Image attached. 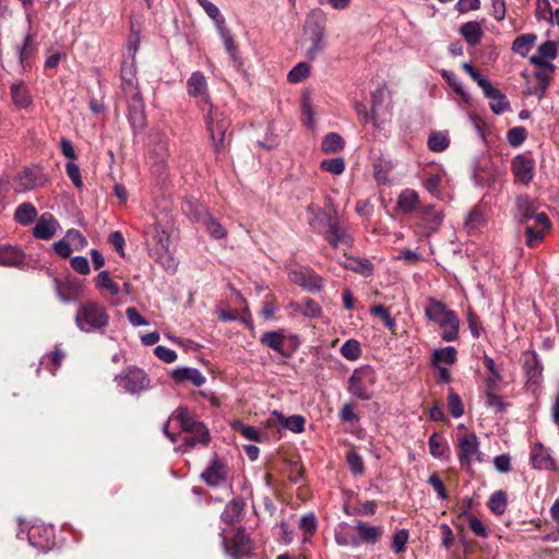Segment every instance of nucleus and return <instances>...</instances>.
I'll list each match as a JSON object with an SVG mask.
<instances>
[{"label": "nucleus", "instance_id": "nucleus-1", "mask_svg": "<svg viewBox=\"0 0 559 559\" xmlns=\"http://www.w3.org/2000/svg\"><path fill=\"white\" fill-rule=\"evenodd\" d=\"M134 60L130 63L123 61L121 64V97L124 99L128 110V119L133 130H141L145 127L146 116L144 102L139 91L135 78Z\"/></svg>", "mask_w": 559, "mask_h": 559}, {"label": "nucleus", "instance_id": "nucleus-2", "mask_svg": "<svg viewBox=\"0 0 559 559\" xmlns=\"http://www.w3.org/2000/svg\"><path fill=\"white\" fill-rule=\"evenodd\" d=\"M355 109L360 121L368 124L371 123L373 129H382L391 118V107L386 103V91L384 87H378L371 93V112L367 110V106L362 103H356Z\"/></svg>", "mask_w": 559, "mask_h": 559}, {"label": "nucleus", "instance_id": "nucleus-3", "mask_svg": "<svg viewBox=\"0 0 559 559\" xmlns=\"http://www.w3.org/2000/svg\"><path fill=\"white\" fill-rule=\"evenodd\" d=\"M428 320L436 322L440 329L441 337L445 342H454L459 337L460 320L454 311L447 308L444 304L430 299L425 308Z\"/></svg>", "mask_w": 559, "mask_h": 559}, {"label": "nucleus", "instance_id": "nucleus-4", "mask_svg": "<svg viewBox=\"0 0 559 559\" xmlns=\"http://www.w3.org/2000/svg\"><path fill=\"white\" fill-rule=\"evenodd\" d=\"M325 26L326 17L320 9L311 11L306 19L304 31L309 41L306 56L310 60H314L325 49Z\"/></svg>", "mask_w": 559, "mask_h": 559}, {"label": "nucleus", "instance_id": "nucleus-5", "mask_svg": "<svg viewBox=\"0 0 559 559\" xmlns=\"http://www.w3.org/2000/svg\"><path fill=\"white\" fill-rule=\"evenodd\" d=\"M74 321L81 332L94 333L108 325L109 316L104 306L96 301H86L79 306Z\"/></svg>", "mask_w": 559, "mask_h": 559}, {"label": "nucleus", "instance_id": "nucleus-6", "mask_svg": "<svg viewBox=\"0 0 559 559\" xmlns=\"http://www.w3.org/2000/svg\"><path fill=\"white\" fill-rule=\"evenodd\" d=\"M542 204L537 199L530 195L522 194L515 199L514 217L523 226L542 225L543 227H550V221L547 214L540 211Z\"/></svg>", "mask_w": 559, "mask_h": 559}, {"label": "nucleus", "instance_id": "nucleus-7", "mask_svg": "<svg viewBox=\"0 0 559 559\" xmlns=\"http://www.w3.org/2000/svg\"><path fill=\"white\" fill-rule=\"evenodd\" d=\"M377 382L376 371L365 365L356 368L348 379V392L361 401H370L373 397V389Z\"/></svg>", "mask_w": 559, "mask_h": 559}, {"label": "nucleus", "instance_id": "nucleus-8", "mask_svg": "<svg viewBox=\"0 0 559 559\" xmlns=\"http://www.w3.org/2000/svg\"><path fill=\"white\" fill-rule=\"evenodd\" d=\"M114 380L123 392L132 395L140 394L150 388L147 374L134 366L122 370Z\"/></svg>", "mask_w": 559, "mask_h": 559}, {"label": "nucleus", "instance_id": "nucleus-9", "mask_svg": "<svg viewBox=\"0 0 559 559\" xmlns=\"http://www.w3.org/2000/svg\"><path fill=\"white\" fill-rule=\"evenodd\" d=\"M20 530L16 534L19 539L26 538L31 546L46 551L50 548L51 538L53 535L52 527L47 526L43 523H35L26 531V525L24 522L20 521Z\"/></svg>", "mask_w": 559, "mask_h": 559}, {"label": "nucleus", "instance_id": "nucleus-10", "mask_svg": "<svg viewBox=\"0 0 559 559\" xmlns=\"http://www.w3.org/2000/svg\"><path fill=\"white\" fill-rule=\"evenodd\" d=\"M323 237L333 248H349L354 242L347 226L332 216L328 217L326 229L323 233Z\"/></svg>", "mask_w": 559, "mask_h": 559}, {"label": "nucleus", "instance_id": "nucleus-11", "mask_svg": "<svg viewBox=\"0 0 559 559\" xmlns=\"http://www.w3.org/2000/svg\"><path fill=\"white\" fill-rule=\"evenodd\" d=\"M459 461L463 467H469L473 462H481L479 440L475 433H466L459 438Z\"/></svg>", "mask_w": 559, "mask_h": 559}, {"label": "nucleus", "instance_id": "nucleus-12", "mask_svg": "<svg viewBox=\"0 0 559 559\" xmlns=\"http://www.w3.org/2000/svg\"><path fill=\"white\" fill-rule=\"evenodd\" d=\"M43 182L40 169L35 167H24L16 173L12 179V188L17 193H25L36 189Z\"/></svg>", "mask_w": 559, "mask_h": 559}, {"label": "nucleus", "instance_id": "nucleus-13", "mask_svg": "<svg viewBox=\"0 0 559 559\" xmlns=\"http://www.w3.org/2000/svg\"><path fill=\"white\" fill-rule=\"evenodd\" d=\"M418 218L419 233L424 236H430L438 230L443 221V215L435 206L428 205L419 210Z\"/></svg>", "mask_w": 559, "mask_h": 559}, {"label": "nucleus", "instance_id": "nucleus-14", "mask_svg": "<svg viewBox=\"0 0 559 559\" xmlns=\"http://www.w3.org/2000/svg\"><path fill=\"white\" fill-rule=\"evenodd\" d=\"M55 288L59 299L63 302L75 301L81 298L83 286L74 277L68 276L64 280H55Z\"/></svg>", "mask_w": 559, "mask_h": 559}, {"label": "nucleus", "instance_id": "nucleus-15", "mask_svg": "<svg viewBox=\"0 0 559 559\" xmlns=\"http://www.w3.org/2000/svg\"><path fill=\"white\" fill-rule=\"evenodd\" d=\"M230 121L217 109L210 108L206 117V127L211 140H224L229 129Z\"/></svg>", "mask_w": 559, "mask_h": 559}, {"label": "nucleus", "instance_id": "nucleus-16", "mask_svg": "<svg viewBox=\"0 0 559 559\" xmlns=\"http://www.w3.org/2000/svg\"><path fill=\"white\" fill-rule=\"evenodd\" d=\"M226 552L234 558H242L250 554L251 543L243 530H238L228 542L223 540Z\"/></svg>", "mask_w": 559, "mask_h": 559}, {"label": "nucleus", "instance_id": "nucleus-17", "mask_svg": "<svg viewBox=\"0 0 559 559\" xmlns=\"http://www.w3.org/2000/svg\"><path fill=\"white\" fill-rule=\"evenodd\" d=\"M58 228L59 223L53 215L50 213H44L40 215L33 228V235L37 239L48 240L56 235Z\"/></svg>", "mask_w": 559, "mask_h": 559}, {"label": "nucleus", "instance_id": "nucleus-18", "mask_svg": "<svg viewBox=\"0 0 559 559\" xmlns=\"http://www.w3.org/2000/svg\"><path fill=\"white\" fill-rule=\"evenodd\" d=\"M289 278L292 282L309 290H317L322 286V278L311 270L304 267L292 270L289 272Z\"/></svg>", "mask_w": 559, "mask_h": 559}, {"label": "nucleus", "instance_id": "nucleus-19", "mask_svg": "<svg viewBox=\"0 0 559 559\" xmlns=\"http://www.w3.org/2000/svg\"><path fill=\"white\" fill-rule=\"evenodd\" d=\"M355 532L357 533V538L359 540V546L364 544L374 545L380 540L383 535L382 526H371L366 522L359 521L354 526Z\"/></svg>", "mask_w": 559, "mask_h": 559}, {"label": "nucleus", "instance_id": "nucleus-20", "mask_svg": "<svg viewBox=\"0 0 559 559\" xmlns=\"http://www.w3.org/2000/svg\"><path fill=\"white\" fill-rule=\"evenodd\" d=\"M177 419L180 424L182 431L186 433H199L200 440H204L206 437V427L197 421L186 408H179L177 412Z\"/></svg>", "mask_w": 559, "mask_h": 559}, {"label": "nucleus", "instance_id": "nucleus-21", "mask_svg": "<svg viewBox=\"0 0 559 559\" xmlns=\"http://www.w3.org/2000/svg\"><path fill=\"white\" fill-rule=\"evenodd\" d=\"M187 92L191 97H201L206 104L210 103L207 94V82L205 76L199 72H193L187 81Z\"/></svg>", "mask_w": 559, "mask_h": 559}, {"label": "nucleus", "instance_id": "nucleus-22", "mask_svg": "<svg viewBox=\"0 0 559 559\" xmlns=\"http://www.w3.org/2000/svg\"><path fill=\"white\" fill-rule=\"evenodd\" d=\"M10 96L12 103L19 109H26L33 104V97L29 88L24 81H17L10 86Z\"/></svg>", "mask_w": 559, "mask_h": 559}, {"label": "nucleus", "instance_id": "nucleus-23", "mask_svg": "<svg viewBox=\"0 0 559 559\" xmlns=\"http://www.w3.org/2000/svg\"><path fill=\"white\" fill-rule=\"evenodd\" d=\"M534 162L523 155H518L512 160V173L518 180L528 183L533 179Z\"/></svg>", "mask_w": 559, "mask_h": 559}, {"label": "nucleus", "instance_id": "nucleus-24", "mask_svg": "<svg viewBox=\"0 0 559 559\" xmlns=\"http://www.w3.org/2000/svg\"><path fill=\"white\" fill-rule=\"evenodd\" d=\"M203 480L210 486H219L225 481L226 467L217 459H214L206 469L202 473Z\"/></svg>", "mask_w": 559, "mask_h": 559}, {"label": "nucleus", "instance_id": "nucleus-25", "mask_svg": "<svg viewBox=\"0 0 559 559\" xmlns=\"http://www.w3.org/2000/svg\"><path fill=\"white\" fill-rule=\"evenodd\" d=\"M95 286L99 292H107L112 298L110 302L112 305L120 304V300L118 299V295L120 293L119 285L114 282L109 273L107 271H102L94 280Z\"/></svg>", "mask_w": 559, "mask_h": 559}, {"label": "nucleus", "instance_id": "nucleus-26", "mask_svg": "<svg viewBox=\"0 0 559 559\" xmlns=\"http://www.w3.org/2000/svg\"><path fill=\"white\" fill-rule=\"evenodd\" d=\"M531 460L534 468L537 469H554L555 468V460L551 457L549 451L543 447V444L537 443L534 445Z\"/></svg>", "mask_w": 559, "mask_h": 559}, {"label": "nucleus", "instance_id": "nucleus-27", "mask_svg": "<svg viewBox=\"0 0 559 559\" xmlns=\"http://www.w3.org/2000/svg\"><path fill=\"white\" fill-rule=\"evenodd\" d=\"M173 379L177 382L190 381L195 386H201L205 383V377L195 368L179 367L173 371Z\"/></svg>", "mask_w": 559, "mask_h": 559}, {"label": "nucleus", "instance_id": "nucleus-28", "mask_svg": "<svg viewBox=\"0 0 559 559\" xmlns=\"http://www.w3.org/2000/svg\"><path fill=\"white\" fill-rule=\"evenodd\" d=\"M484 366L488 371V373L485 378L484 386L500 389V386L503 382V377L501 374V368L489 356L484 357Z\"/></svg>", "mask_w": 559, "mask_h": 559}, {"label": "nucleus", "instance_id": "nucleus-29", "mask_svg": "<svg viewBox=\"0 0 559 559\" xmlns=\"http://www.w3.org/2000/svg\"><path fill=\"white\" fill-rule=\"evenodd\" d=\"M486 225V214L480 206L471 210L464 221V228L468 234L479 231Z\"/></svg>", "mask_w": 559, "mask_h": 559}, {"label": "nucleus", "instance_id": "nucleus-30", "mask_svg": "<svg viewBox=\"0 0 559 559\" xmlns=\"http://www.w3.org/2000/svg\"><path fill=\"white\" fill-rule=\"evenodd\" d=\"M485 97L489 99L490 109L495 114H502L509 109L510 103L504 94L492 85L487 92L484 93Z\"/></svg>", "mask_w": 559, "mask_h": 559}, {"label": "nucleus", "instance_id": "nucleus-31", "mask_svg": "<svg viewBox=\"0 0 559 559\" xmlns=\"http://www.w3.org/2000/svg\"><path fill=\"white\" fill-rule=\"evenodd\" d=\"M355 530L349 524L342 522L335 530V542L340 546L358 547L359 540L353 533Z\"/></svg>", "mask_w": 559, "mask_h": 559}, {"label": "nucleus", "instance_id": "nucleus-32", "mask_svg": "<svg viewBox=\"0 0 559 559\" xmlns=\"http://www.w3.org/2000/svg\"><path fill=\"white\" fill-rule=\"evenodd\" d=\"M466 43L471 46H476L480 43L484 35L481 26L478 22L471 21L461 26L460 29Z\"/></svg>", "mask_w": 559, "mask_h": 559}, {"label": "nucleus", "instance_id": "nucleus-33", "mask_svg": "<svg viewBox=\"0 0 559 559\" xmlns=\"http://www.w3.org/2000/svg\"><path fill=\"white\" fill-rule=\"evenodd\" d=\"M24 254L11 246L0 247V265L16 266L23 263Z\"/></svg>", "mask_w": 559, "mask_h": 559}, {"label": "nucleus", "instance_id": "nucleus-34", "mask_svg": "<svg viewBox=\"0 0 559 559\" xmlns=\"http://www.w3.org/2000/svg\"><path fill=\"white\" fill-rule=\"evenodd\" d=\"M272 416L275 417L282 426L295 433H299L305 429V418L300 415L285 417L281 412L273 411Z\"/></svg>", "mask_w": 559, "mask_h": 559}, {"label": "nucleus", "instance_id": "nucleus-35", "mask_svg": "<svg viewBox=\"0 0 559 559\" xmlns=\"http://www.w3.org/2000/svg\"><path fill=\"white\" fill-rule=\"evenodd\" d=\"M550 229V227H543L542 225H535L532 223L531 225L525 226V243L530 248H534L537 245L542 243L545 239L546 233Z\"/></svg>", "mask_w": 559, "mask_h": 559}, {"label": "nucleus", "instance_id": "nucleus-36", "mask_svg": "<svg viewBox=\"0 0 559 559\" xmlns=\"http://www.w3.org/2000/svg\"><path fill=\"white\" fill-rule=\"evenodd\" d=\"M343 266L366 277L373 273V265L366 258H347Z\"/></svg>", "mask_w": 559, "mask_h": 559}, {"label": "nucleus", "instance_id": "nucleus-37", "mask_svg": "<svg viewBox=\"0 0 559 559\" xmlns=\"http://www.w3.org/2000/svg\"><path fill=\"white\" fill-rule=\"evenodd\" d=\"M456 361V349L453 346H447L441 349H435L432 353L433 367L451 366Z\"/></svg>", "mask_w": 559, "mask_h": 559}, {"label": "nucleus", "instance_id": "nucleus-38", "mask_svg": "<svg viewBox=\"0 0 559 559\" xmlns=\"http://www.w3.org/2000/svg\"><path fill=\"white\" fill-rule=\"evenodd\" d=\"M147 235L151 237L153 242L157 246L156 248L151 249V252L154 250H163L169 248L170 238L166 230L159 225L154 224L150 227Z\"/></svg>", "mask_w": 559, "mask_h": 559}, {"label": "nucleus", "instance_id": "nucleus-39", "mask_svg": "<svg viewBox=\"0 0 559 559\" xmlns=\"http://www.w3.org/2000/svg\"><path fill=\"white\" fill-rule=\"evenodd\" d=\"M428 444H429V452L433 457H438V459L447 457L450 452V449L448 447L445 439L437 432H435L430 436Z\"/></svg>", "mask_w": 559, "mask_h": 559}, {"label": "nucleus", "instance_id": "nucleus-40", "mask_svg": "<svg viewBox=\"0 0 559 559\" xmlns=\"http://www.w3.org/2000/svg\"><path fill=\"white\" fill-rule=\"evenodd\" d=\"M36 216L37 210L29 202H24L20 204L14 213V219L24 226L29 225L36 218Z\"/></svg>", "mask_w": 559, "mask_h": 559}, {"label": "nucleus", "instance_id": "nucleus-41", "mask_svg": "<svg viewBox=\"0 0 559 559\" xmlns=\"http://www.w3.org/2000/svg\"><path fill=\"white\" fill-rule=\"evenodd\" d=\"M419 202L418 193L412 189L403 190L397 199V207L405 213L412 212L416 209Z\"/></svg>", "mask_w": 559, "mask_h": 559}, {"label": "nucleus", "instance_id": "nucleus-42", "mask_svg": "<svg viewBox=\"0 0 559 559\" xmlns=\"http://www.w3.org/2000/svg\"><path fill=\"white\" fill-rule=\"evenodd\" d=\"M537 36L533 33L522 34L514 39L512 44V50L522 57H526L530 50L533 48Z\"/></svg>", "mask_w": 559, "mask_h": 559}, {"label": "nucleus", "instance_id": "nucleus-43", "mask_svg": "<svg viewBox=\"0 0 559 559\" xmlns=\"http://www.w3.org/2000/svg\"><path fill=\"white\" fill-rule=\"evenodd\" d=\"M295 311L300 312L307 318H319L322 314V308L313 299L307 298L292 305Z\"/></svg>", "mask_w": 559, "mask_h": 559}, {"label": "nucleus", "instance_id": "nucleus-44", "mask_svg": "<svg viewBox=\"0 0 559 559\" xmlns=\"http://www.w3.org/2000/svg\"><path fill=\"white\" fill-rule=\"evenodd\" d=\"M152 257L155 259L157 263H159L163 269L168 273H175L178 266V262L170 254L169 248L163 250H154L151 252Z\"/></svg>", "mask_w": 559, "mask_h": 559}, {"label": "nucleus", "instance_id": "nucleus-45", "mask_svg": "<svg viewBox=\"0 0 559 559\" xmlns=\"http://www.w3.org/2000/svg\"><path fill=\"white\" fill-rule=\"evenodd\" d=\"M498 390L499 388L484 386L483 397L484 403L487 407H490L496 412L502 413L506 409L507 404L501 400L499 395H497Z\"/></svg>", "mask_w": 559, "mask_h": 559}, {"label": "nucleus", "instance_id": "nucleus-46", "mask_svg": "<svg viewBox=\"0 0 559 559\" xmlns=\"http://www.w3.org/2000/svg\"><path fill=\"white\" fill-rule=\"evenodd\" d=\"M285 336L282 332H266L261 337V343L269 346L277 353H283Z\"/></svg>", "mask_w": 559, "mask_h": 559}, {"label": "nucleus", "instance_id": "nucleus-47", "mask_svg": "<svg viewBox=\"0 0 559 559\" xmlns=\"http://www.w3.org/2000/svg\"><path fill=\"white\" fill-rule=\"evenodd\" d=\"M507 493L502 490L493 492L488 501V508L492 513L501 515L507 509Z\"/></svg>", "mask_w": 559, "mask_h": 559}, {"label": "nucleus", "instance_id": "nucleus-48", "mask_svg": "<svg viewBox=\"0 0 559 559\" xmlns=\"http://www.w3.org/2000/svg\"><path fill=\"white\" fill-rule=\"evenodd\" d=\"M217 29H218L219 36L223 40L226 51L228 52V55L230 56V58L233 60H236L237 53H238V46H237L233 35L226 28L225 25H218Z\"/></svg>", "mask_w": 559, "mask_h": 559}, {"label": "nucleus", "instance_id": "nucleus-49", "mask_svg": "<svg viewBox=\"0 0 559 559\" xmlns=\"http://www.w3.org/2000/svg\"><path fill=\"white\" fill-rule=\"evenodd\" d=\"M340 353L347 360H357L361 355L360 343L354 338H350L341 346Z\"/></svg>", "mask_w": 559, "mask_h": 559}, {"label": "nucleus", "instance_id": "nucleus-50", "mask_svg": "<svg viewBox=\"0 0 559 559\" xmlns=\"http://www.w3.org/2000/svg\"><path fill=\"white\" fill-rule=\"evenodd\" d=\"M242 511L241 503L238 501H230L226 504L221 519L226 524H234L237 519L239 518L240 513Z\"/></svg>", "mask_w": 559, "mask_h": 559}, {"label": "nucleus", "instance_id": "nucleus-51", "mask_svg": "<svg viewBox=\"0 0 559 559\" xmlns=\"http://www.w3.org/2000/svg\"><path fill=\"white\" fill-rule=\"evenodd\" d=\"M186 214L190 215L193 219H201L206 217V207L198 200H187L182 206Z\"/></svg>", "mask_w": 559, "mask_h": 559}, {"label": "nucleus", "instance_id": "nucleus-52", "mask_svg": "<svg viewBox=\"0 0 559 559\" xmlns=\"http://www.w3.org/2000/svg\"><path fill=\"white\" fill-rule=\"evenodd\" d=\"M200 437L201 436L199 433H187V436L183 438L182 444L178 448V450L181 452H187L197 445H206L210 440L209 430L206 429V437L204 440H200Z\"/></svg>", "mask_w": 559, "mask_h": 559}, {"label": "nucleus", "instance_id": "nucleus-53", "mask_svg": "<svg viewBox=\"0 0 559 559\" xmlns=\"http://www.w3.org/2000/svg\"><path fill=\"white\" fill-rule=\"evenodd\" d=\"M309 73V66L305 62H299L288 72L287 80L290 83H299L308 78Z\"/></svg>", "mask_w": 559, "mask_h": 559}, {"label": "nucleus", "instance_id": "nucleus-54", "mask_svg": "<svg viewBox=\"0 0 559 559\" xmlns=\"http://www.w3.org/2000/svg\"><path fill=\"white\" fill-rule=\"evenodd\" d=\"M204 224L206 226V230L209 234L215 239H223L226 237L227 233L225 228L221 225V223L212 216H206L204 219Z\"/></svg>", "mask_w": 559, "mask_h": 559}, {"label": "nucleus", "instance_id": "nucleus-55", "mask_svg": "<svg viewBox=\"0 0 559 559\" xmlns=\"http://www.w3.org/2000/svg\"><path fill=\"white\" fill-rule=\"evenodd\" d=\"M443 176H444L443 173L429 175L424 181L425 188L433 197L440 198V194H441L440 186H441Z\"/></svg>", "mask_w": 559, "mask_h": 559}, {"label": "nucleus", "instance_id": "nucleus-56", "mask_svg": "<svg viewBox=\"0 0 559 559\" xmlns=\"http://www.w3.org/2000/svg\"><path fill=\"white\" fill-rule=\"evenodd\" d=\"M320 167L333 175H341L345 169V162L342 157L323 159Z\"/></svg>", "mask_w": 559, "mask_h": 559}, {"label": "nucleus", "instance_id": "nucleus-57", "mask_svg": "<svg viewBox=\"0 0 559 559\" xmlns=\"http://www.w3.org/2000/svg\"><path fill=\"white\" fill-rule=\"evenodd\" d=\"M371 314L380 317L386 329L393 331L395 328V320L391 317L389 310L382 305H376L370 309Z\"/></svg>", "mask_w": 559, "mask_h": 559}, {"label": "nucleus", "instance_id": "nucleus-58", "mask_svg": "<svg viewBox=\"0 0 559 559\" xmlns=\"http://www.w3.org/2000/svg\"><path fill=\"white\" fill-rule=\"evenodd\" d=\"M35 47L33 45V39H32V36L31 35H27L25 38H24V44H23V47L20 49V53H19V60H20V64L25 68L27 62H28V59L35 53Z\"/></svg>", "mask_w": 559, "mask_h": 559}, {"label": "nucleus", "instance_id": "nucleus-59", "mask_svg": "<svg viewBox=\"0 0 559 559\" xmlns=\"http://www.w3.org/2000/svg\"><path fill=\"white\" fill-rule=\"evenodd\" d=\"M235 428L247 440L257 441V442L261 441L262 436L257 428H254L252 426L243 425L240 421L235 423Z\"/></svg>", "mask_w": 559, "mask_h": 559}, {"label": "nucleus", "instance_id": "nucleus-60", "mask_svg": "<svg viewBox=\"0 0 559 559\" xmlns=\"http://www.w3.org/2000/svg\"><path fill=\"white\" fill-rule=\"evenodd\" d=\"M409 534L407 530H400L393 535L392 549L396 554L404 552Z\"/></svg>", "mask_w": 559, "mask_h": 559}, {"label": "nucleus", "instance_id": "nucleus-61", "mask_svg": "<svg viewBox=\"0 0 559 559\" xmlns=\"http://www.w3.org/2000/svg\"><path fill=\"white\" fill-rule=\"evenodd\" d=\"M64 239L70 245L74 246L76 250L83 249L87 245V241L85 237L82 235V233L73 228L67 231Z\"/></svg>", "mask_w": 559, "mask_h": 559}, {"label": "nucleus", "instance_id": "nucleus-62", "mask_svg": "<svg viewBox=\"0 0 559 559\" xmlns=\"http://www.w3.org/2000/svg\"><path fill=\"white\" fill-rule=\"evenodd\" d=\"M449 409L454 418H460L464 413V407L461 397L455 392L451 391L448 397Z\"/></svg>", "mask_w": 559, "mask_h": 559}, {"label": "nucleus", "instance_id": "nucleus-63", "mask_svg": "<svg viewBox=\"0 0 559 559\" xmlns=\"http://www.w3.org/2000/svg\"><path fill=\"white\" fill-rule=\"evenodd\" d=\"M537 53L546 60H552L557 57V44L552 40H547L538 47Z\"/></svg>", "mask_w": 559, "mask_h": 559}, {"label": "nucleus", "instance_id": "nucleus-64", "mask_svg": "<svg viewBox=\"0 0 559 559\" xmlns=\"http://www.w3.org/2000/svg\"><path fill=\"white\" fill-rule=\"evenodd\" d=\"M66 171L75 187L81 188L83 186L80 168L73 160L67 163Z\"/></svg>", "mask_w": 559, "mask_h": 559}]
</instances>
